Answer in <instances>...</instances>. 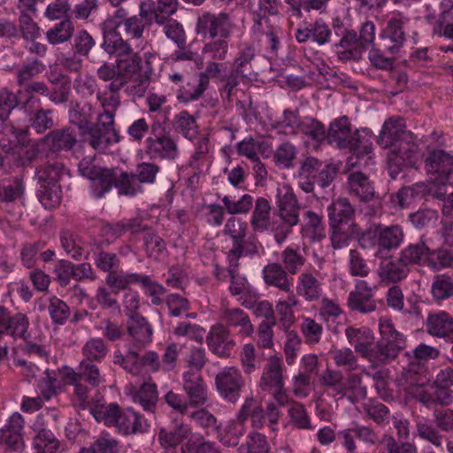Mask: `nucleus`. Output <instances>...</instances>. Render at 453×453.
<instances>
[{
    "instance_id": "35",
    "label": "nucleus",
    "mask_w": 453,
    "mask_h": 453,
    "mask_svg": "<svg viewBox=\"0 0 453 453\" xmlns=\"http://www.w3.org/2000/svg\"><path fill=\"white\" fill-rule=\"evenodd\" d=\"M102 48L108 54L115 55L117 58L116 60L135 53L127 40H124L121 35L114 30L104 32Z\"/></svg>"
},
{
    "instance_id": "43",
    "label": "nucleus",
    "mask_w": 453,
    "mask_h": 453,
    "mask_svg": "<svg viewBox=\"0 0 453 453\" xmlns=\"http://www.w3.org/2000/svg\"><path fill=\"white\" fill-rule=\"evenodd\" d=\"M286 293L288 294V299L279 300L275 306L280 326L284 330H288L294 324L296 319L293 307L299 304V301L294 291Z\"/></svg>"
},
{
    "instance_id": "2",
    "label": "nucleus",
    "mask_w": 453,
    "mask_h": 453,
    "mask_svg": "<svg viewBox=\"0 0 453 453\" xmlns=\"http://www.w3.org/2000/svg\"><path fill=\"white\" fill-rule=\"evenodd\" d=\"M377 143L382 149H388L387 157L390 177L395 180L403 167L416 163L418 147L413 134L405 129L402 118H389L382 126Z\"/></svg>"
},
{
    "instance_id": "39",
    "label": "nucleus",
    "mask_w": 453,
    "mask_h": 453,
    "mask_svg": "<svg viewBox=\"0 0 453 453\" xmlns=\"http://www.w3.org/2000/svg\"><path fill=\"white\" fill-rule=\"evenodd\" d=\"M430 249L423 240L411 243L400 252V261L403 265H424L429 260Z\"/></svg>"
},
{
    "instance_id": "34",
    "label": "nucleus",
    "mask_w": 453,
    "mask_h": 453,
    "mask_svg": "<svg viewBox=\"0 0 453 453\" xmlns=\"http://www.w3.org/2000/svg\"><path fill=\"white\" fill-rule=\"evenodd\" d=\"M237 267L238 266H232L231 263L228 262L227 273L231 277L229 291L233 296H240L239 301L243 298V296H249L250 300H243L241 303L247 308H250L251 303L256 302L257 296L255 293L252 294L247 280L237 274Z\"/></svg>"
},
{
    "instance_id": "42",
    "label": "nucleus",
    "mask_w": 453,
    "mask_h": 453,
    "mask_svg": "<svg viewBox=\"0 0 453 453\" xmlns=\"http://www.w3.org/2000/svg\"><path fill=\"white\" fill-rule=\"evenodd\" d=\"M189 434V427L183 423L176 425L173 429L161 427L158 432V441L164 449H174Z\"/></svg>"
},
{
    "instance_id": "46",
    "label": "nucleus",
    "mask_w": 453,
    "mask_h": 453,
    "mask_svg": "<svg viewBox=\"0 0 453 453\" xmlns=\"http://www.w3.org/2000/svg\"><path fill=\"white\" fill-rule=\"evenodd\" d=\"M426 187L423 183H415L409 187L402 188L395 195V202L402 208H409L425 196Z\"/></svg>"
},
{
    "instance_id": "59",
    "label": "nucleus",
    "mask_w": 453,
    "mask_h": 453,
    "mask_svg": "<svg viewBox=\"0 0 453 453\" xmlns=\"http://www.w3.org/2000/svg\"><path fill=\"white\" fill-rule=\"evenodd\" d=\"M282 267L289 274H296L305 263V258L298 252L297 249L287 247L280 254Z\"/></svg>"
},
{
    "instance_id": "29",
    "label": "nucleus",
    "mask_w": 453,
    "mask_h": 453,
    "mask_svg": "<svg viewBox=\"0 0 453 453\" xmlns=\"http://www.w3.org/2000/svg\"><path fill=\"white\" fill-rule=\"evenodd\" d=\"M42 141L52 151L70 150L76 144L77 137L73 129L65 127L50 131Z\"/></svg>"
},
{
    "instance_id": "4",
    "label": "nucleus",
    "mask_w": 453,
    "mask_h": 453,
    "mask_svg": "<svg viewBox=\"0 0 453 453\" xmlns=\"http://www.w3.org/2000/svg\"><path fill=\"white\" fill-rule=\"evenodd\" d=\"M236 25L230 13L205 12L196 22V33L207 40L202 52L214 60H225L229 51L228 39Z\"/></svg>"
},
{
    "instance_id": "57",
    "label": "nucleus",
    "mask_w": 453,
    "mask_h": 453,
    "mask_svg": "<svg viewBox=\"0 0 453 453\" xmlns=\"http://www.w3.org/2000/svg\"><path fill=\"white\" fill-rule=\"evenodd\" d=\"M116 187L120 195L126 196H134L142 190L137 175L126 172H120L119 174L117 173Z\"/></svg>"
},
{
    "instance_id": "60",
    "label": "nucleus",
    "mask_w": 453,
    "mask_h": 453,
    "mask_svg": "<svg viewBox=\"0 0 453 453\" xmlns=\"http://www.w3.org/2000/svg\"><path fill=\"white\" fill-rule=\"evenodd\" d=\"M143 242L146 254L153 259H159L166 252L165 241L154 232L147 233Z\"/></svg>"
},
{
    "instance_id": "3",
    "label": "nucleus",
    "mask_w": 453,
    "mask_h": 453,
    "mask_svg": "<svg viewBox=\"0 0 453 453\" xmlns=\"http://www.w3.org/2000/svg\"><path fill=\"white\" fill-rule=\"evenodd\" d=\"M74 111L72 121L78 127L85 143L99 153H106L111 147L120 141V135L115 129L114 112L105 110L97 115L92 122V106L84 104Z\"/></svg>"
},
{
    "instance_id": "58",
    "label": "nucleus",
    "mask_w": 453,
    "mask_h": 453,
    "mask_svg": "<svg viewBox=\"0 0 453 453\" xmlns=\"http://www.w3.org/2000/svg\"><path fill=\"white\" fill-rule=\"evenodd\" d=\"M114 26L116 27H122L126 36L131 40L142 39L145 28L148 27L143 19L137 18L136 15L129 17L124 21H114Z\"/></svg>"
},
{
    "instance_id": "14",
    "label": "nucleus",
    "mask_w": 453,
    "mask_h": 453,
    "mask_svg": "<svg viewBox=\"0 0 453 453\" xmlns=\"http://www.w3.org/2000/svg\"><path fill=\"white\" fill-rule=\"evenodd\" d=\"M248 232V224L241 219L232 217L227 219L224 226L223 234L227 235L233 242V247L227 253V261L232 266H239V259L244 254V240ZM257 248L248 253H257Z\"/></svg>"
},
{
    "instance_id": "17",
    "label": "nucleus",
    "mask_w": 453,
    "mask_h": 453,
    "mask_svg": "<svg viewBox=\"0 0 453 453\" xmlns=\"http://www.w3.org/2000/svg\"><path fill=\"white\" fill-rule=\"evenodd\" d=\"M127 332L130 338L128 350L142 349L152 341L153 329L148 320L140 313L127 314Z\"/></svg>"
},
{
    "instance_id": "36",
    "label": "nucleus",
    "mask_w": 453,
    "mask_h": 453,
    "mask_svg": "<svg viewBox=\"0 0 453 453\" xmlns=\"http://www.w3.org/2000/svg\"><path fill=\"white\" fill-rule=\"evenodd\" d=\"M247 433V425L236 418L230 419L224 427L218 429V440L226 447H236Z\"/></svg>"
},
{
    "instance_id": "49",
    "label": "nucleus",
    "mask_w": 453,
    "mask_h": 453,
    "mask_svg": "<svg viewBox=\"0 0 453 453\" xmlns=\"http://www.w3.org/2000/svg\"><path fill=\"white\" fill-rule=\"evenodd\" d=\"M173 127L177 132L189 140L194 139L199 130L196 119L188 111H181L173 117Z\"/></svg>"
},
{
    "instance_id": "38",
    "label": "nucleus",
    "mask_w": 453,
    "mask_h": 453,
    "mask_svg": "<svg viewBox=\"0 0 453 453\" xmlns=\"http://www.w3.org/2000/svg\"><path fill=\"white\" fill-rule=\"evenodd\" d=\"M271 211V203L265 197L259 196L257 198L250 221L255 232L262 233L269 228L272 229V222H270Z\"/></svg>"
},
{
    "instance_id": "44",
    "label": "nucleus",
    "mask_w": 453,
    "mask_h": 453,
    "mask_svg": "<svg viewBox=\"0 0 453 453\" xmlns=\"http://www.w3.org/2000/svg\"><path fill=\"white\" fill-rule=\"evenodd\" d=\"M287 405L288 406V416L289 422L294 427L302 430H311L314 428L304 404L289 397V402Z\"/></svg>"
},
{
    "instance_id": "30",
    "label": "nucleus",
    "mask_w": 453,
    "mask_h": 453,
    "mask_svg": "<svg viewBox=\"0 0 453 453\" xmlns=\"http://www.w3.org/2000/svg\"><path fill=\"white\" fill-rule=\"evenodd\" d=\"M303 224L301 227L302 235L311 242H320L326 238V225L323 221V216L307 210L303 213Z\"/></svg>"
},
{
    "instance_id": "48",
    "label": "nucleus",
    "mask_w": 453,
    "mask_h": 453,
    "mask_svg": "<svg viewBox=\"0 0 453 453\" xmlns=\"http://www.w3.org/2000/svg\"><path fill=\"white\" fill-rule=\"evenodd\" d=\"M207 89L205 84L197 77L196 83L188 81L185 84H180L176 90V98L180 103L188 104L201 98Z\"/></svg>"
},
{
    "instance_id": "62",
    "label": "nucleus",
    "mask_w": 453,
    "mask_h": 453,
    "mask_svg": "<svg viewBox=\"0 0 453 453\" xmlns=\"http://www.w3.org/2000/svg\"><path fill=\"white\" fill-rule=\"evenodd\" d=\"M52 113V110L37 109L29 119L31 127L37 134H42L46 130L52 128L54 126Z\"/></svg>"
},
{
    "instance_id": "5",
    "label": "nucleus",
    "mask_w": 453,
    "mask_h": 453,
    "mask_svg": "<svg viewBox=\"0 0 453 453\" xmlns=\"http://www.w3.org/2000/svg\"><path fill=\"white\" fill-rule=\"evenodd\" d=\"M179 351L180 347L177 343H170L165 347L160 360L158 354L153 350L142 355L133 349L127 350L125 355L120 350H115L113 363L134 376L143 375L147 370L151 372H157L160 369L170 372L176 366Z\"/></svg>"
},
{
    "instance_id": "26",
    "label": "nucleus",
    "mask_w": 453,
    "mask_h": 453,
    "mask_svg": "<svg viewBox=\"0 0 453 453\" xmlns=\"http://www.w3.org/2000/svg\"><path fill=\"white\" fill-rule=\"evenodd\" d=\"M115 427L119 433L128 435L146 432L148 424L140 413L128 408L124 411L120 410Z\"/></svg>"
},
{
    "instance_id": "28",
    "label": "nucleus",
    "mask_w": 453,
    "mask_h": 453,
    "mask_svg": "<svg viewBox=\"0 0 453 453\" xmlns=\"http://www.w3.org/2000/svg\"><path fill=\"white\" fill-rule=\"evenodd\" d=\"M296 291L305 301L314 302L322 296V283L311 272H303L297 277Z\"/></svg>"
},
{
    "instance_id": "47",
    "label": "nucleus",
    "mask_w": 453,
    "mask_h": 453,
    "mask_svg": "<svg viewBox=\"0 0 453 453\" xmlns=\"http://www.w3.org/2000/svg\"><path fill=\"white\" fill-rule=\"evenodd\" d=\"M68 172L61 162L47 163L36 171L41 184L58 185L59 180Z\"/></svg>"
},
{
    "instance_id": "53",
    "label": "nucleus",
    "mask_w": 453,
    "mask_h": 453,
    "mask_svg": "<svg viewBox=\"0 0 453 453\" xmlns=\"http://www.w3.org/2000/svg\"><path fill=\"white\" fill-rule=\"evenodd\" d=\"M109 349L101 338H90L88 339L81 349V353L85 359L83 361L88 362H101L104 359Z\"/></svg>"
},
{
    "instance_id": "45",
    "label": "nucleus",
    "mask_w": 453,
    "mask_h": 453,
    "mask_svg": "<svg viewBox=\"0 0 453 453\" xmlns=\"http://www.w3.org/2000/svg\"><path fill=\"white\" fill-rule=\"evenodd\" d=\"M329 229L331 244L334 250H341L349 247L351 242V234L359 232V227L355 223L349 224V226H329Z\"/></svg>"
},
{
    "instance_id": "7",
    "label": "nucleus",
    "mask_w": 453,
    "mask_h": 453,
    "mask_svg": "<svg viewBox=\"0 0 453 453\" xmlns=\"http://www.w3.org/2000/svg\"><path fill=\"white\" fill-rule=\"evenodd\" d=\"M404 232L399 225H374L362 233L358 238L362 249L372 250L378 257H386L398 249L404 240Z\"/></svg>"
},
{
    "instance_id": "41",
    "label": "nucleus",
    "mask_w": 453,
    "mask_h": 453,
    "mask_svg": "<svg viewBox=\"0 0 453 453\" xmlns=\"http://www.w3.org/2000/svg\"><path fill=\"white\" fill-rule=\"evenodd\" d=\"M256 57V49L250 43H245L238 51L233 61L231 69L247 77L256 79L257 73L252 70V60Z\"/></svg>"
},
{
    "instance_id": "56",
    "label": "nucleus",
    "mask_w": 453,
    "mask_h": 453,
    "mask_svg": "<svg viewBox=\"0 0 453 453\" xmlns=\"http://www.w3.org/2000/svg\"><path fill=\"white\" fill-rule=\"evenodd\" d=\"M78 369V372H71L73 381L76 380H86L94 387L103 382L99 368L92 362L81 361Z\"/></svg>"
},
{
    "instance_id": "23",
    "label": "nucleus",
    "mask_w": 453,
    "mask_h": 453,
    "mask_svg": "<svg viewBox=\"0 0 453 453\" xmlns=\"http://www.w3.org/2000/svg\"><path fill=\"white\" fill-rule=\"evenodd\" d=\"M253 31L257 35L258 42L265 45V49L274 53L280 45V35L281 29L274 25L269 19H255Z\"/></svg>"
},
{
    "instance_id": "64",
    "label": "nucleus",
    "mask_w": 453,
    "mask_h": 453,
    "mask_svg": "<svg viewBox=\"0 0 453 453\" xmlns=\"http://www.w3.org/2000/svg\"><path fill=\"white\" fill-rule=\"evenodd\" d=\"M432 294L435 300L441 301L453 296V280L446 275H437L432 284Z\"/></svg>"
},
{
    "instance_id": "52",
    "label": "nucleus",
    "mask_w": 453,
    "mask_h": 453,
    "mask_svg": "<svg viewBox=\"0 0 453 453\" xmlns=\"http://www.w3.org/2000/svg\"><path fill=\"white\" fill-rule=\"evenodd\" d=\"M319 380L320 386L332 389L335 395H346L345 380L341 371L327 368L320 374Z\"/></svg>"
},
{
    "instance_id": "54",
    "label": "nucleus",
    "mask_w": 453,
    "mask_h": 453,
    "mask_svg": "<svg viewBox=\"0 0 453 453\" xmlns=\"http://www.w3.org/2000/svg\"><path fill=\"white\" fill-rule=\"evenodd\" d=\"M73 32V22L70 19H64L47 31L46 38L50 44L57 45L69 41Z\"/></svg>"
},
{
    "instance_id": "37",
    "label": "nucleus",
    "mask_w": 453,
    "mask_h": 453,
    "mask_svg": "<svg viewBox=\"0 0 453 453\" xmlns=\"http://www.w3.org/2000/svg\"><path fill=\"white\" fill-rule=\"evenodd\" d=\"M129 395L133 401L141 404L145 411L154 412L157 403V386L151 382H144L139 388L131 387Z\"/></svg>"
},
{
    "instance_id": "24",
    "label": "nucleus",
    "mask_w": 453,
    "mask_h": 453,
    "mask_svg": "<svg viewBox=\"0 0 453 453\" xmlns=\"http://www.w3.org/2000/svg\"><path fill=\"white\" fill-rule=\"evenodd\" d=\"M329 226H349L356 210L347 198H337L327 207Z\"/></svg>"
},
{
    "instance_id": "18",
    "label": "nucleus",
    "mask_w": 453,
    "mask_h": 453,
    "mask_svg": "<svg viewBox=\"0 0 453 453\" xmlns=\"http://www.w3.org/2000/svg\"><path fill=\"white\" fill-rule=\"evenodd\" d=\"M426 171L441 184L453 182V156L442 150H433L426 159Z\"/></svg>"
},
{
    "instance_id": "11",
    "label": "nucleus",
    "mask_w": 453,
    "mask_h": 453,
    "mask_svg": "<svg viewBox=\"0 0 453 453\" xmlns=\"http://www.w3.org/2000/svg\"><path fill=\"white\" fill-rule=\"evenodd\" d=\"M78 170L83 177L90 180L91 192L96 198H102L113 186L116 187L117 171L96 166L89 157L80 161Z\"/></svg>"
},
{
    "instance_id": "15",
    "label": "nucleus",
    "mask_w": 453,
    "mask_h": 453,
    "mask_svg": "<svg viewBox=\"0 0 453 453\" xmlns=\"http://www.w3.org/2000/svg\"><path fill=\"white\" fill-rule=\"evenodd\" d=\"M225 207L218 203H211L207 205L208 212L207 222L211 226H219L222 225L225 216V209L229 214H246L253 205V197L249 195H243L238 201H233L229 196H225L222 198Z\"/></svg>"
},
{
    "instance_id": "25",
    "label": "nucleus",
    "mask_w": 453,
    "mask_h": 453,
    "mask_svg": "<svg viewBox=\"0 0 453 453\" xmlns=\"http://www.w3.org/2000/svg\"><path fill=\"white\" fill-rule=\"evenodd\" d=\"M426 332L435 337L449 336L453 342V317L448 312L440 311L430 313L426 322Z\"/></svg>"
},
{
    "instance_id": "21",
    "label": "nucleus",
    "mask_w": 453,
    "mask_h": 453,
    "mask_svg": "<svg viewBox=\"0 0 453 453\" xmlns=\"http://www.w3.org/2000/svg\"><path fill=\"white\" fill-rule=\"evenodd\" d=\"M29 320L25 314L14 316L4 306H0V335L8 334L13 338L26 339Z\"/></svg>"
},
{
    "instance_id": "19",
    "label": "nucleus",
    "mask_w": 453,
    "mask_h": 453,
    "mask_svg": "<svg viewBox=\"0 0 453 453\" xmlns=\"http://www.w3.org/2000/svg\"><path fill=\"white\" fill-rule=\"evenodd\" d=\"M219 319L226 328H238V334L243 337L250 336L254 332L249 315L241 308H231L226 300H221Z\"/></svg>"
},
{
    "instance_id": "16",
    "label": "nucleus",
    "mask_w": 453,
    "mask_h": 453,
    "mask_svg": "<svg viewBox=\"0 0 453 453\" xmlns=\"http://www.w3.org/2000/svg\"><path fill=\"white\" fill-rule=\"evenodd\" d=\"M408 19L401 13L390 17L382 29L380 37L388 52L397 54L407 42L406 24Z\"/></svg>"
},
{
    "instance_id": "50",
    "label": "nucleus",
    "mask_w": 453,
    "mask_h": 453,
    "mask_svg": "<svg viewBox=\"0 0 453 453\" xmlns=\"http://www.w3.org/2000/svg\"><path fill=\"white\" fill-rule=\"evenodd\" d=\"M91 414L99 421L108 426H115L120 408L116 403L105 404L94 403L89 407Z\"/></svg>"
},
{
    "instance_id": "33",
    "label": "nucleus",
    "mask_w": 453,
    "mask_h": 453,
    "mask_svg": "<svg viewBox=\"0 0 453 453\" xmlns=\"http://www.w3.org/2000/svg\"><path fill=\"white\" fill-rule=\"evenodd\" d=\"M348 188L350 194L361 201L371 200L375 193L374 187L369 177L361 172H352L348 175Z\"/></svg>"
},
{
    "instance_id": "61",
    "label": "nucleus",
    "mask_w": 453,
    "mask_h": 453,
    "mask_svg": "<svg viewBox=\"0 0 453 453\" xmlns=\"http://www.w3.org/2000/svg\"><path fill=\"white\" fill-rule=\"evenodd\" d=\"M418 435L436 448L442 447L443 436L440 429L428 421H418L416 425Z\"/></svg>"
},
{
    "instance_id": "9",
    "label": "nucleus",
    "mask_w": 453,
    "mask_h": 453,
    "mask_svg": "<svg viewBox=\"0 0 453 453\" xmlns=\"http://www.w3.org/2000/svg\"><path fill=\"white\" fill-rule=\"evenodd\" d=\"M284 370L282 359L275 355L270 356L264 365L258 382L259 388L272 395L280 406H287L289 402L285 388Z\"/></svg>"
},
{
    "instance_id": "55",
    "label": "nucleus",
    "mask_w": 453,
    "mask_h": 453,
    "mask_svg": "<svg viewBox=\"0 0 453 453\" xmlns=\"http://www.w3.org/2000/svg\"><path fill=\"white\" fill-rule=\"evenodd\" d=\"M407 266L408 265H403L400 258L397 261H388L380 265L379 275L383 280L397 282L407 276Z\"/></svg>"
},
{
    "instance_id": "1",
    "label": "nucleus",
    "mask_w": 453,
    "mask_h": 453,
    "mask_svg": "<svg viewBox=\"0 0 453 453\" xmlns=\"http://www.w3.org/2000/svg\"><path fill=\"white\" fill-rule=\"evenodd\" d=\"M379 328L381 338L376 342L373 333L367 327L349 326L345 329L349 343L372 367L390 363L406 346L404 336L395 329L391 321L380 320Z\"/></svg>"
},
{
    "instance_id": "63",
    "label": "nucleus",
    "mask_w": 453,
    "mask_h": 453,
    "mask_svg": "<svg viewBox=\"0 0 453 453\" xmlns=\"http://www.w3.org/2000/svg\"><path fill=\"white\" fill-rule=\"evenodd\" d=\"M298 132L306 134L316 142H321L326 138V129L324 125L311 117L302 119Z\"/></svg>"
},
{
    "instance_id": "22",
    "label": "nucleus",
    "mask_w": 453,
    "mask_h": 453,
    "mask_svg": "<svg viewBox=\"0 0 453 453\" xmlns=\"http://www.w3.org/2000/svg\"><path fill=\"white\" fill-rule=\"evenodd\" d=\"M183 389L192 406L203 405L207 401V389L201 372L186 371L182 375Z\"/></svg>"
},
{
    "instance_id": "8",
    "label": "nucleus",
    "mask_w": 453,
    "mask_h": 453,
    "mask_svg": "<svg viewBox=\"0 0 453 453\" xmlns=\"http://www.w3.org/2000/svg\"><path fill=\"white\" fill-rule=\"evenodd\" d=\"M144 153L151 160L173 161L180 154L177 140L172 135L165 121L155 119L144 142Z\"/></svg>"
},
{
    "instance_id": "10",
    "label": "nucleus",
    "mask_w": 453,
    "mask_h": 453,
    "mask_svg": "<svg viewBox=\"0 0 453 453\" xmlns=\"http://www.w3.org/2000/svg\"><path fill=\"white\" fill-rule=\"evenodd\" d=\"M326 138L330 144L340 149H348L352 152L347 163L349 165L354 167L358 165L362 154L359 150V131L352 132L347 117L343 116L331 122Z\"/></svg>"
},
{
    "instance_id": "51",
    "label": "nucleus",
    "mask_w": 453,
    "mask_h": 453,
    "mask_svg": "<svg viewBox=\"0 0 453 453\" xmlns=\"http://www.w3.org/2000/svg\"><path fill=\"white\" fill-rule=\"evenodd\" d=\"M47 310L52 323L58 326L65 324L71 315L68 304L57 296L48 298Z\"/></svg>"
},
{
    "instance_id": "20",
    "label": "nucleus",
    "mask_w": 453,
    "mask_h": 453,
    "mask_svg": "<svg viewBox=\"0 0 453 453\" xmlns=\"http://www.w3.org/2000/svg\"><path fill=\"white\" fill-rule=\"evenodd\" d=\"M206 343L209 349L221 358L229 357L235 346L230 330L223 324H216L211 327L206 336Z\"/></svg>"
},
{
    "instance_id": "27",
    "label": "nucleus",
    "mask_w": 453,
    "mask_h": 453,
    "mask_svg": "<svg viewBox=\"0 0 453 453\" xmlns=\"http://www.w3.org/2000/svg\"><path fill=\"white\" fill-rule=\"evenodd\" d=\"M359 42L355 30L345 32L341 35L339 42L334 44L338 58L342 61L360 59L364 49Z\"/></svg>"
},
{
    "instance_id": "13",
    "label": "nucleus",
    "mask_w": 453,
    "mask_h": 453,
    "mask_svg": "<svg viewBox=\"0 0 453 453\" xmlns=\"http://www.w3.org/2000/svg\"><path fill=\"white\" fill-rule=\"evenodd\" d=\"M378 284L370 280H357L354 290L348 297V307L359 313H370L376 310L377 303L374 299Z\"/></svg>"
},
{
    "instance_id": "32",
    "label": "nucleus",
    "mask_w": 453,
    "mask_h": 453,
    "mask_svg": "<svg viewBox=\"0 0 453 453\" xmlns=\"http://www.w3.org/2000/svg\"><path fill=\"white\" fill-rule=\"evenodd\" d=\"M43 416V413L38 415L34 425V429L37 432L34 439V447L37 453H54L59 448V441L50 429L42 427L41 420Z\"/></svg>"
},
{
    "instance_id": "31",
    "label": "nucleus",
    "mask_w": 453,
    "mask_h": 453,
    "mask_svg": "<svg viewBox=\"0 0 453 453\" xmlns=\"http://www.w3.org/2000/svg\"><path fill=\"white\" fill-rule=\"evenodd\" d=\"M288 272L279 263H271L263 269V277L267 285L278 288L283 292L293 291V280L288 278Z\"/></svg>"
},
{
    "instance_id": "40",
    "label": "nucleus",
    "mask_w": 453,
    "mask_h": 453,
    "mask_svg": "<svg viewBox=\"0 0 453 453\" xmlns=\"http://www.w3.org/2000/svg\"><path fill=\"white\" fill-rule=\"evenodd\" d=\"M59 238L61 247L73 259L80 260L87 257L84 242L79 234L65 229L60 232Z\"/></svg>"
},
{
    "instance_id": "12",
    "label": "nucleus",
    "mask_w": 453,
    "mask_h": 453,
    "mask_svg": "<svg viewBox=\"0 0 453 453\" xmlns=\"http://www.w3.org/2000/svg\"><path fill=\"white\" fill-rule=\"evenodd\" d=\"M215 384L219 395L234 403L240 399L245 380L237 367L226 366L216 374Z\"/></svg>"
},
{
    "instance_id": "6",
    "label": "nucleus",
    "mask_w": 453,
    "mask_h": 453,
    "mask_svg": "<svg viewBox=\"0 0 453 453\" xmlns=\"http://www.w3.org/2000/svg\"><path fill=\"white\" fill-rule=\"evenodd\" d=\"M276 219L272 221V231L277 243L281 244L299 222L301 205L293 188L288 183H278L273 191Z\"/></svg>"
}]
</instances>
